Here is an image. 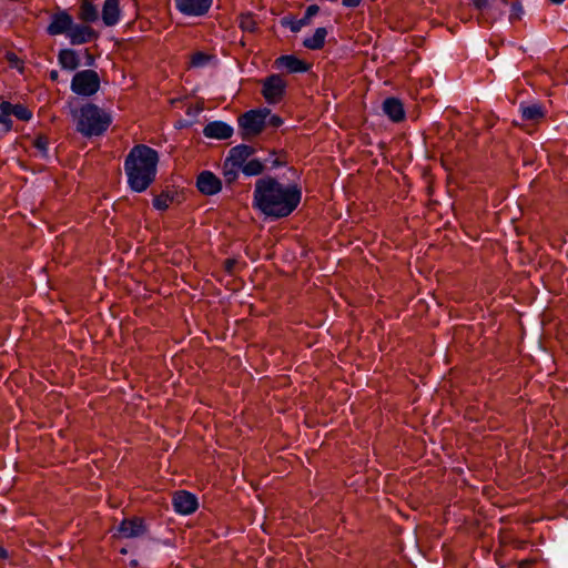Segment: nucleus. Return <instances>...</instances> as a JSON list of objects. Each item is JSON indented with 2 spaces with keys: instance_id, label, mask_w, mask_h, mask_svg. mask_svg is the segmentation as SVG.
Here are the masks:
<instances>
[{
  "instance_id": "nucleus-1",
  "label": "nucleus",
  "mask_w": 568,
  "mask_h": 568,
  "mask_svg": "<svg viewBox=\"0 0 568 568\" xmlns=\"http://www.w3.org/2000/svg\"><path fill=\"white\" fill-rule=\"evenodd\" d=\"M302 200V190L295 183H282L273 176L258 179L254 185L253 206L272 219L292 214Z\"/></svg>"
},
{
  "instance_id": "nucleus-2",
  "label": "nucleus",
  "mask_w": 568,
  "mask_h": 568,
  "mask_svg": "<svg viewBox=\"0 0 568 568\" xmlns=\"http://www.w3.org/2000/svg\"><path fill=\"white\" fill-rule=\"evenodd\" d=\"M158 163V151L145 144L133 146L124 160L129 187L138 193L146 191L155 181Z\"/></svg>"
},
{
  "instance_id": "nucleus-3",
  "label": "nucleus",
  "mask_w": 568,
  "mask_h": 568,
  "mask_svg": "<svg viewBox=\"0 0 568 568\" xmlns=\"http://www.w3.org/2000/svg\"><path fill=\"white\" fill-rule=\"evenodd\" d=\"M112 122L111 115L93 103L82 105L77 116V130L83 136L102 135Z\"/></svg>"
},
{
  "instance_id": "nucleus-4",
  "label": "nucleus",
  "mask_w": 568,
  "mask_h": 568,
  "mask_svg": "<svg viewBox=\"0 0 568 568\" xmlns=\"http://www.w3.org/2000/svg\"><path fill=\"white\" fill-rule=\"evenodd\" d=\"M101 80L97 71L85 69L74 73L71 80V91L80 97H92L99 90Z\"/></svg>"
},
{
  "instance_id": "nucleus-5",
  "label": "nucleus",
  "mask_w": 568,
  "mask_h": 568,
  "mask_svg": "<svg viewBox=\"0 0 568 568\" xmlns=\"http://www.w3.org/2000/svg\"><path fill=\"white\" fill-rule=\"evenodd\" d=\"M268 110H251L239 118V124L245 136H255L260 134L265 126Z\"/></svg>"
},
{
  "instance_id": "nucleus-6",
  "label": "nucleus",
  "mask_w": 568,
  "mask_h": 568,
  "mask_svg": "<svg viewBox=\"0 0 568 568\" xmlns=\"http://www.w3.org/2000/svg\"><path fill=\"white\" fill-rule=\"evenodd\" d=\"M286 82L278 74H272L264 79L262 94L267 103H278L285 93Z\"/></svg>"
},
{
  "instance_id": "nucleus-7",
  "label": "nucleus",
  "mask_w": 568,
  "mask_h": 568,
  "mask_svg": "<svg viewBox=\"0 0 568 568\" xmlns=\"http://www.w3.org/2000/svg\"><path fill=\"white\" fill-rule=\"evenodd\" d=\"M146 532V526L142 518L133 517L123 519L118 529L116 535L120 538H138Z\"/></svg>"
},
{
  "instance_id": "nucleus-8",
  "label": "nucleus",
  "mask_w": 568,
  "mask_h": 568,
  "mask_svg": "<svg viewBox=\"0 0 568 568\" xmlns=\"http://www.w3.org/2000/svg\"><path fill=\"white\" fill-rule=\"evenodd\" d=\"M73 24V18L65 10H60L51 16V21L47 28L50 36L65 34L68 37Z\"/></svg>"
},
{
  "instance_id": "nucleus-9",
  "label": "nucleus",
  "mask_w": 568,
  "mask_h": 568,
  "mask_svg": "<svg viewBox=\"0 0 568 568\" xmlns=\"http://www.w3.org/2000/svg\"><path fill=\"white\" fill-rule=\"evenodd\" d=\"M172 505L174 510L181 515H191L199 507L196 496L186 490L176 491L173 495Z\"/></svg>"
},
{
  "instance_id": "nucleus-10",
  "label": "nucleus",
  "mask_w": 568,
  "mask_h": 568,
  "mask_svg": "<svg viewBox=\"0 0 568 568\" xmlns=\"http://www.w3.org/2000/svg\"><path fill=\"white\" fill-rule=\"evenodd\" d=\"M196 187L203 195H215L222 190V181L211 171L197 175Z\"/></svg>"
},
{
  "instance_id": "nucleus-11",
  "label": "nucleus",
  "mask_w": 568,
  "mask_h": 568,
  "mask_svg": "<svg viewBox=\"0 0 568 568\" xmlns=\"http://www.w3.org/2000/svg\"><path fill=\"white\" fill-rule=\"evenodd\" d=\"M99 34L94 31L90 26L87 24H75L73 22L72 28L68 34V39L71 44L80 45L88 42H91L98 39Z\"/></svg>"
},
{
  "instance_id": "nucleus-12",
  "label": "nucleus",
  "mask_w": 568,
  "mask_h": 568,
  "mask_svg": "<svg viewBox=\"0 0 568 568\" xmlns=\"http://www.w3.org/2000/svg\"><path fill=\"white\" fill-rule=\"evenodd\" d=\"M175 4L186 16H203L209 11L212 0H175Z\"/></svg>"
},
{
  "instance_id": "nucleus-13",
  "label": "nucleus",
  "mask_w": 568,
  "mask_h": 568,
  "mask_svg": "<svg viewBox=\"0 0 568 568\" xmlns=\"http://www.w3.org/2000/svg\"><path fill=\"white\" fill-rule=\"evenodd\" d=\"M0 110L7 118L14 116L20 121L28 122L32 119V111L21 103H11L9 101L0 102Z\"/></svg>"
},
{
  "instance_id": "nucleus-14",
  "label": "nucleus",
  "mask_w": 568,
  "mask_h": 568,
  "mask_svg": "<svg viewBox=\"0 0 568 568\" xmlns=\"http://www.w3.org/2000/svg\"><path fill=\"white\" fill-rule=\"evenodd\" d=\"M101 18L106 27H113L121 20L120 0H104Z\"/></svg>"
},
{
  "instance_id": "nucleus-15",
  "label": "nucleus",
  "mask_w": 568,
  "mask_h": 568,
  "mask_svg": "<svg viewBox=\"0 0 568 568\" xmlns=\"http://www.w3.org/2000/svg\"><path fill=\"white\" fill-rule=\"evenodd\" d=\"M203 134L210 139L224 140L232 136L233 128L225 122L213 121L204 126Z\"/></svg>"
},
{
  "instance_id": "nucleus-16",
  "label": "nucleus",
  "mask_w": 568,
  "mask_h": 568,
  "mask_svg": "<svg viewBox=\"0 0 568 568\" xmlns=\"http://www.w3.org/2000/svg\"><path fill=\"white\" fill-rule=\"evenodd\" d=\"M383 112L393 122H400L405 119V110L402 101L397 98H387L382 105Z\"/></svg>"
},
{
  "instance_id": "nucleus-17",
  "label": "nucleus",
  "mask_w": 568,
  "mask_h": 568,
  "mask_svg": "<svg viewBox=\"0 0 568 568\" xmlns=\"http://www.w3.org/2000/svg\"><path fill=\"white\" fill-rule=\"evenodd\" d=\"M253 149L247 145H237L231 149L230 155L226 159L225 168L230 164L233 168H242V165L252 155Z\"/></svg>"
},
{
  "instance_id": "nucleus-18",
  "label": "nucleus",
  "mask_w": 568,
  "mask_h": 568,
  "mask_svg": "<svg viewBox=\"0 0 568 568\" xmlns=\"http://www.w3.org/2000/svg\"><path fill=\"white\" fill-rule=\"evenodd\" d=\"M278 68H284L291 73L307 71V64L295 55H281L275 60Z\"/></svg>"
},
{
  "instance_id": "nucleus-19",
  "label": "nucleus",
  "mask_w": 568,
  "mask_h": 568,
  "mask_svg": "<svg viewBox=\"0 0 568 568\" xmlns=\"http://www.w3.org/2000/svg\"><path fill=\"white\" fill-rule=\"evenodd\" d=\"M58 63L63 70L74 71L80 65V58L73 49H61L58 53Z\"/></svg>"
},
{
  "instance_id": "nucleus-20",
  "label": "nucleus",
  "mask_w": 568,
  "mask_h": 568,
  "mask_svg": "<svg viewBox=\"0 0 568 568\" xmlns=\"http://www.w3.org/2000/svg\"><path fill=\"white\" fill-rule=\"evenodd\" d=\"M78 17L85 23H93L99 19V10L91 0H81Z\"/></svg>"
},
{
  "instance_id": "nucleus-21",
  "label": "nucleus",
  "mask_w": 568,
  "mask_h": 568,
  "mask_svg": "<svg viewBox=\"0 0 568 568\" xmlns=\"http://www.w3.org/2000/svg\"><path fill=\"white\" fill-rule=\"evenodd\" d=\"M326 28H317L312 37L304 39L303 45L310 50H320L325 44Z\"/></svg>"
},
{
  "instance_id": "nucleus-22",
  "label": "nucleus",
  "mask_w": 568,
  "mask_h": 568,
  "mask_svg": "<svg viewBox=\"0 0 568 568\" xmlns=\"http://www.w3.org/2000/svg\"><path fill=\"white\" fill-rule=\"evenodd\" d=\"M521 116L528 121H537L544 118V110L539 104L520 105Z\"/></svg>"
},
{
  "instance_id": "nucleus-23",
  "label": "nucleus",
  "mask_w": 568,
  "mask_h": 568,
  "mask_svg": "<svg viewBox=\"0 0 568 568\" xmlns=\"http://www.w3.org/2000/svg\"><path fill=\"white\" fill-rule=\"evenodd\" d=\"M239 26L244 32H255L257 30V21L255 16L251 12L240 14Z\"/></svg>"
},
{
  "instance_id": "nucleus-24",
  "label": "nucleus",
  "mask_w": 568,
  "mask_h": 568,
  "mask_svg": "<svg viewBox=\"0 0 568 568\" xmlns=\"http://www.w3.org/2000/svg\"><path fill=\"white\" fill-rule=\"evenodd\" d=\"M242 172L247 175V176H253V175H258L263 172L264 170V164L257 160V159H252V160H247L243 165H242Z\"/></svg>"
},
{
  "instance_id": "nucleus-25",
  "label": "nucleus",
  "mask_w": 568,
  "mask_h": 568,
  "mask_svg": "<svg viewBox=\"0 0 568 568\" xmlns=\"http://www.w3.org/2000/svg\"><path fill=\"white\" fill-rule=\"evenodd\" d=\"M172 202H173V196L170 195L169 193L162 192L161 194L156 195L153 199V206L156 210L164 211V210L169 209V206L171 205Z\"/></svg>"
},
{
  "instance_id": "nucleus-26",
  "label": "nucleus",
  "mask_w": 568,
  "mask_h": 568,
  "mask_svg": "<svg viewBox=\"0 0 568 568\" xmlns=\"http://www.w3.org/2000/svg\"><path fill=\"white\" fill-rule=\"evenodd\" d=\"M282 24L284 27H288L292 32H298L303 27L307 26L303 18L294 19V18H284L282 20Z\"/></svg>"
},
{
  "instance_id": "nucleus-27",
  "label": "nucleus",
  "mask_w": 568,
  "mask_h": 568,
  "mask_svg": "<svg viewBox=\"0 0 568 568\" xmlns=\"http://www.w3.org/2000/svg\"><path fill=\"white\" fill-rule=\"evenodd\" d=\"M13 129V122L10 118H7L0 110V139L8 134Z\"/></svg>"
},
{
  "instance_id": "nucleus-28",
  "label": "nucleus",
  "mask_w": 568,
  "mask_h": 568,
  "mask_svg": "<svg viewBox=\"0 0 568 568\" xmlns=\"http://www.w3.org/2000/svg\"><path fill=\"white\" fill-rule=\"evenodd\" d=\"M33 146L41 153V155L45 156L48 154L49 140L45 135H38L33 140Z\"/></svg>"
},
{
  "instance_id": "nucleus-29",
  "label": "nucleus",
  "mask_w": 568,
  "mask_h": 568,
  "mask_svg": "<svg viewBox=\"0 0 568 568\" xmlns=\"http://www.w3.org/2000/svg\"><path fill=\"white\" fill-rule=\"evenodd\" d=\"M210 57L203 52H196L192 55L191 58V64L193 67H204L207 61H209Z\"/></svg>"
},
{
  "instance_id": "nucleus-30",
  "label": "nucleus",
  "mask_w": 568,
  "mask_h": 568,
  "mask_svg": "<svg viewBox=\"0 0 568 568\" xmlns=\"http://www.w3.org/2000/svg\"><path fill=\"white\" fill-rule=\"evenodd\" d=\"M524 14V9L520 3H514L511 6V12L509 16L510 21H517L521 19V16Z\"/></svg>"
},
{
  "instance_id": "nucleus-31",
  "label": "nucleus",
  "mask_w": 568,
  "mask_h": 568,
  "mask_svg": "<svg viewBox=\"0 0 568 568\" xmlns=\"http://www.w3.org/2000/svg\"><path fill=\"white\" fill-rule=\"evenodd\" d=\"M320 11V7L317 4H311L307 7L305 13H304V17L303 19L305 20V22L307 24H310L311 22V19L316 16Z\"/></svg>"
},
{
  "instance_id": "nucleus-32",
  "label": "nucleus",
  "mask_w": 568,
  "mask_h": 568,
  "mask_svg": "<svg viewBox=\"0 0 568 568\" xmlns=\"http://www.w3.org/2000/svg\"><path fill=\"white\" fill-rule=\"evenodd\" d=\"M236 169H237V168H233V166H232V169H231V170H225V171H224V175H225V178H226L227 182H232V181H234V180H235V178H236V175H237V173H236Z\"/></svg>"
},
{
  "instance_id": "nucleus-33",
  "label": "nucleus",
  "mask_w": 568,
  "mask_h": 568,
  "mask_svg": "<svg viewBox=\"0 0 568 568\" xmlns=\"http://www.w3.org/2000/svg\"><path fill=\"white\" fill-rule=\"evenodd\" d=\"M362 0H342L343 6L347 8H355L359 6Z\"/></svg>"
},
{
  "instance_id": "nucleus-34",
  "label": "nucleus",
  "mask_w": 568,
  "mask_h": 568,
  "mask_svg": "<svg viewBox=\"0 0 568 568\" xmlns=\"http://www.w3.org/2000/svg\"><path fill=\"white\" fill-rule=\"evenodd\" d=\"M283 123L282 119L277 115H272L270 119V124L273 126H280Z\"/></svg>"
},
{
  "instance_id": "nucleus-35",
  "label": "nucleus",
  "mask_w": 568,
  "mask_h": 568,
  "mask_svg": "<svg viewBox=\"0 0 568 568\" xmlns=\"http://www.w3.org/2000/svg\"><path fill=\"white\" fill-rule=\"evenodd\" d=\"M477 9H484L487 7L489 0H473Z\"/></svg>"
},
{
  "instance_id": "nucleus-36",
  "label": "nucleus",
  "mask_w": 568,
  "mask_h": 568,
  "mask_svg": "<svg viewBox=\"0 0 568 568\" xmlns=\"http://www.w3.org/2000/svg\"><path fill=\"white\" fill-rule=\"evenodd\" d=\"M284 164H285V161H284V160H280L278 158H275V159H273V160H272V162H271V168H272V169H275V168H280V166H282V165H284Z\"/></svg>"
},
{
  "instance_id": "nucleus-37",
  "label": "nucleus",
  "mask_w": 568,
  "mask_h": 568,
  "mask_svg": "<svg viewBox=\"0 0 568 568\" xmlns=\"http://www.w3.org/2000/svg\"><path fill=\"white\" fill-rule=\"evenodd\" d=\"M9 557V554L6 548L0 546V559H7Z\"/></svg>"
},
{
  "instance_id": "nucleus-38",
  "label": "nucleus",
  "mask_w": 568,
  "mask_h": 568,
  "mask_svg": "<svg viewBox=\"0 0 568 568\" xmlns=\"http://www.w3.org/2000/svg\"><path fill=\"white\" fill-rule=\"evenodd\" d=\"M50 79L57 81L59 79V72L57 70H52L50 72Z\"/></svg>"
},
{
  "instance_id": "nucleus-39",
  "label": "nucleus",
  "mask_w": 568,
  "mask_h": 568,
  "mask_svg": "<svg viewBox=\"0 0 568 568\" xmlns=\"http://www.w3.org/2000/svg\"><path fill=\"white\" fill-rule=\"evenodd\" d=\"M225 263H226V270L231 271L233 265H234V261L233 260H227Z\"/></svg>"
},
{
  "instance_id": "nucleus-40",
  "label": "nucleus",
  "mask_w": 568,
  "mask_h": 568,
  "mask_svg": "<svg viewBox=\"0 0 568 568\" xmlns=\"http://www.w3.org/2000/svg\"><path fill=\"white\" fill-rule=\"evenodd\" d=\"M565 0H550L551 3L554 4H560L562 3Z\"/></svg>"
},
{
  "instance_id": "nucleus-41",
  "label": "nucleus",
  "mask_w": 568,
  "mask_h": 568,
  "mask_svg": "<svg viewBox=\"0 0 568 568\" xmlns=\"http://www.w3.org/2000/svg\"><path fill=\"white\" fill-rule=\"evenodd\" d=\"M92 61H93V58L90 57V62H88V65H91L92 64Z\"/></svg>"
}]
</instances>
